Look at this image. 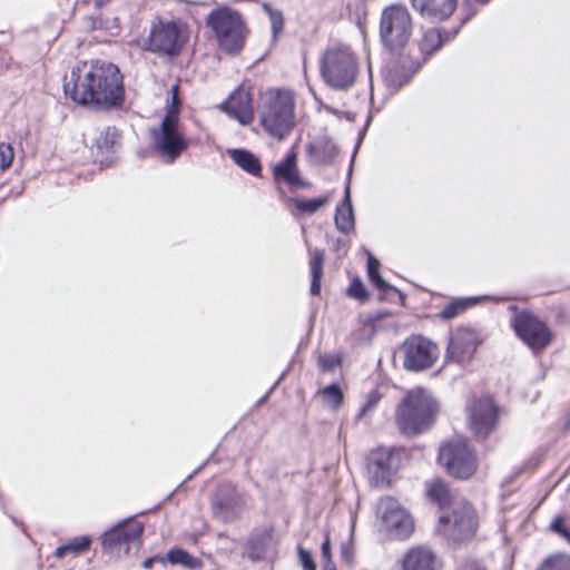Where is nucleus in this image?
<instances>
[{"label": "nucleus", "mask_w": 570, "mask_h": 570, "mask_svg": "<svg viewBox=\"0 0 570 570\" xmlns=\"http://www.w3.org/2000/svg\"><path fill=\"white\" fill-rule=\"evenodd\" d=\"M63 90L79 105L107 109L124 99L122 77L119 69L106 61L82 62L65 79Z\"/></svg>", "instance_id": "1"}, {"label": "nucleus", "mask_w": 570, "mask_h": 570, "mask_svg": "<svg viewBox=\"0 0 570 570\" xmlns=\"http://www.w3.org/2000/svg\"><path fill=\"white\" fill-rule=\"evenodd\" d=\"M439 412L438 402L424 389L415 387L406 392L395 410V424L399 432L415 436L428 431Z\"/></svg>", "instance_id": "2"}, {"label": "nucleus", "mask_w": 570, "mask_h": 570, "mask_svg": "<svg viewBox=\"0 0 570 570\" xmlns=\"http://www.w3.org/2000/svg\"><path fill=\"white\" fill-rule=\"evenodd\" d=\"M206 26L212 30L218 48L227 55L239 53L246 42L247 28L236 10L219 7L212 10L206 18Z\"/></svg>", "instance_id": "3"}, {"label": "nucleus", "mask_w": 570, "mask_h": 570, "mask_svg": "<svg viewBox=\"0 0 570 570\" xmlns=\"http://www.w3.org/2000/svg\"><path fill=\"white\" fill-rule=\"evenodd\" d=\"M177 89V86L171 88V106L161 120L159 128L151 131L155 149L166 163H173L187 148V140L179 129Z\"/></svg>", "instance_id": "4"}, {"label": "nucleus", "mask_w": 570, "mask_h": 570, "mask_svg": "<svg viewBox=\"0 0 570 570\" xmlns=\"http://www.w3.org/2000/svg\"><path fill=\"white\" fill-rule=\"evenodd\" d=\"M188 41V29L180 21L156 19L149 35L141 42V49L166 57H177Z\"/></svg>", "instance_id": "5"}, {"label": "nucleus", "mask_w": 570, "mask_h": 570, "mask_svg": "<svg viewBox=\"0 0 570 570\" xmlns=\"http://www.w3.org/2000/svg\"><path fill=\"white\" fill-rule=\"evenodd\" d=\"M261 122L272 136L282 139L294 126V98L291 91L267 94L261 111Z\"/></svg>", "instance_id": "6"}, {"label": "nucleus", "mask_w": 570, "mask_h": 570, "mask_svg": "<svg viewBox=\"0 0 570 570\" xmlns=\"http://www.w3.org/2000/svg\"><path fill=\"white\" fill-rule=\"evenodd\" d=\"M321 73L327 85L335 89H347L357 75L355 57L347 47L328 48L321 59Z\"/></svg>", "instance_id": "7"}, {"label": "nucleus", "mask_w": 570, "mask_h": 570, "mask_svg": "<svg viewBox=\"0 0 570 570\" xmlns=\"http://www.w3.org/2000/svg\"><path fill=\"white\" fill-rule=\"evenodd\" d=\"M412 18L402 4L386 7L380 19V37L382 43L392 52L405 47L412 36Z\"/></svg>", "instance_id": "8"}, {"label": "nucleus", "mask_w": 570, "mask_h": 570, "mask_svg": "<svg viewBox=\"0 0 570 570\" xmlns=\"http://www.w3.org/2000/svg\"><path fill=\"white\" fill-rule=\"evenodd\" d=\"M476 527L474 509L460 499L452 502L450 513L440 517L438 531L453 542H462L474 535Z\"/></svg>", "instance_id": "9"}, {"label": "nucleus", "mask_w": 570, "mask_h": 570, "mask_svg": "<svg viewBox=\"0 0 570 570\" xmlns=\"http://www.w3.org/2000/svg\"><path fill=\"white\" fill-rule=\"evenodd\" d=\"M439 461L448 473L458 479H469L476 470V456L465 440H452L440 448Z\"/></svg>", "instance_id": "10"}, {"label": "nucleus", "mask_w": 570, "mask_h": 570, "mask_svg": "<svg viewBox=\"0 0 570 570\" xmlns=\"http://www.w3.org/2000/svg\"><path fill=\"white\" fill-rule=\"evenodd\" d=\"M210 508L213 517L228 523L240 518L247 508L246 495L239 492L235 485L223 483L218 485L212 497Z\"/></svg>", "instance_id": "11"}, {"label": "nucleus", "mask_w": 570, "mask_h": 570, "mask_svg": "<svg viewBox=\"0 0 570 570\" xmlns=\"http://www.w3.org/2000/svg\"><path fill=\"white\" fill-rule=\"evenodd\" d=\"M377 515L381 519L382 529L392 538L405 539L413 531L411 515L391 497L382 498L379 501Z\"/></svg>", "instance_id": "12"}, {"label": "nucleus", "mask_w": 570, "mask_h": 570, "mask_svg": "<svg viewBox=\"0 0 570 570\" xmlns=\"http://www.w3.org/2000/svg\"><path fill=\"white\" fill-rule=\"evenodd\" d=\"M402 350L404 353L403 365L413 372L432 367L440 354L436 344L421 335L409 337L403 343Z\"/></svg>", "instance_id": "13"}, {"label": "nucleus", "mask_w": 570, "mask_h": 570, "mask_svg": "<svg viewBox=\"0 0 570 570\" xmlns=\"http://www.w3.org/2000/svg\"><path fill=\"white\" fill-rule=\"evenodd\" d=\"M513 328L517 335L533 351L547 347L552 340L550 328L530 312L519 313L513 320Z\"/></svg>", "instance_id": "14"}, {"label": "nucleus", "mask_w": 570, "mask_h": 570, "mask_svg": "<svg viewBox=\"0 0 570 570\" xmlns=\"http://www.w3.org/2000/svg\"><path fill=\"white\" fill-rule=\"evenodd\" d=\"M399 456L390 449L380 448L372 451L366 463L370 482L375 487L389 484L399 469Z\"/></svg>", "instance_id": "15"}, {"label": "nucleus", "mask_w": 570, "mask_h": 570, "mask_svg": "<svg viewBox=\"0 0 570 570\" xmlns=\"http://www.w3.org/2000/svg\"><path fill=\"white\" fill-rule=\"evenodd\" d=\"M479 344L480 338L475 331L459 327L450 335L445 358L458 364H465L472 360Z\"/></svg>", "instance_id": "16"}, {"label": "nucleus", "mask_w": 570, "mask_h": 570, "mask_svg": "<svg viewBox=\"0 0 570 570\" xmlns=\"http://www.w3.org/2000/svg\"><path fill=\"white\" fill-rule=\"evenodd\" d=\"M497 407L490 397L473 401L469 407V425L478 438L490 434L497 422Z\"/></svg>", "instance_id": "17"}, {"label": "nucleus", "mask_w": 570, "mask_h": 570, "mask_svg": "<svg viewBox=\"0 0 570 570\" xmlns=\"http://www.w3.org/2000/svg\"><path fill=\"white\" fill-rule=\"evenodd\" d=\"M142 531L144 527L140 522L127 521L106 531L102 538V544L111 551L119 552L124 550V552L127 553L130 543L139 541Z\"/></svg>", "instance_id": "18"}, {"label": "nucleus", "mask_w": 570, "mask_h": 570, "mask_svg": "<svg viewBox=\"0 0 570 570\" xmlns=\"http://www.w3.org/2000/svg\"><path fill=\"white\" fill-rule=\"evenodd\" d=\"M220 109L238 120L242 125L249 124L254 118L252 96L244 86L236 88L227 100L220 105Z\"/></svg>", "instance_id": "19"}, {"label": "nucleus", "mask_w": 570, "mask_h": 570, "mask_svg": "<svg viewBox=\"0 0 570 570\" xmlns=\"http://www.w3.org/2000/svg\"><path fill=\"white\" fill-rule=\"evenodd\" d=\"M411 3L422 17L443 21L452 16L458 0H411Z\"/></svg>", "instance_id": "20"}, {"label": "nucleus", "mask_w": 570, "mask_h": 570, "mask_svg": "<svg viewBox=\"0 0 570 570\" xmlns=\"http://www.w3.org/2000/svg\"><path fill=\"white\" fill-rule=\"evenodd\" d=\"M439 567L438 557L425 546L413 547L403 560V570H438Z\"/></svg>", "instance_id": "21"}, {"label": "nucleus", "mask_w": 570, "mask_h": 570, "mask_svg": "<svg viewBox=\"0 0 570 570\" xmlns=\"http://www.w3.org/2000/svg\"><path fill=\"white\" fill-rule=\"evenodd\" d=\"M297 156L295 153H289L286 158L278 163L274 167V177L276 180L283 179L289 185L298 186L301 185L299 174L296 166Z\"/></svg>", "instance_id": "22"}, {"label": "nucleus", "mask_w": 570, "mask_h": 570, "mask_svg": "<svg viewBox=\"0 0 570 570\" xmlns=\"http://www.w3.org/2000/svg\"><path fill=\"white\" fill-rule=\"evenodd\" d=\"M227 154L232 160L246 173L258 176L262 170L259 159L250 151L245 149H229Z\"/></svg>", "instance_id": "23"}, {"label": "nucleus", "mask_w": 570, "mask_h": 570, "mask_svg": "<svg viewBox=\"0 0 570 570\" xmlns=\"http://www.w3.org/2000/svg\"><path fill=\"white\" fill-rule=\"evenodd\" d=\"M334 220H335V225H336L337 229L342 233L346 234V233L351 232L352 229H354V216H353V209H352L351 199H350V187L348 186L345 189V197H344L342 205H340L336 208Z\"/></svg>", "instance_id": "24"}, {"label": "nucleus", "mask_w": 570, "mask_h": 570, "mask_svg": "<svg viewBox=\"0 0 570 570\" xmlns=\"http://www.w3.org/2000/svg\"><path fill=\"white\" fill-rule=\"evenodd\" d=\"M426 494L440 508H444L448 504L451 505L456 500L452 497L448 485L440 480H434L428 484Z\"/></svg>", "instance_id": "25"}, {"label": "nucleus", "mask_w": 570, "mask_h": 570, "mask_svg": "<svg viewBox=\"0 0 570 570\" xmlns=\"http://www.w3.org/2000/svg\"><path fill=\"white\" fill-rule=\"evenodd\" d=\"M311 255V273H312V283H311V293L313 295H317L321 291V279L323 276V265H324V250L315 248L309 252Z\"/></svg>", "instance_id": "26"}, {"label": "nucleus", "mask_w": 570, "mask_h": 570, "mask_svg": "<svg viewBox=\"0 0 570 570\" xmlns=\"http://www.w3.org/2000/svg\"><path fill=\"white\" fill-rule=\"evenodd\" d=\"M443 43V36L436 28H431L424 31L422 39L419 42L420 50L424 55H432L439 50Z\"/></svg>", "instance_id": "27"}, {"label": "nucleus", "mask_w": 570, "mask_h": 570, "mask_svg": "<svg viewBox=\"0 0 570 570\" xmlns=\"http://www.w3.org/2000/svg\"><path fill=\"white\" fill-rule=\"evenodd\" d=\"M90 543H91V538L88 535L75 538L70 542L58 547L55 551V556L57 558H62L67 553L80 554L89 549Z\"/></svg>", "instance_id": "28"}, {"label": "nucleus", "mask_w": 570, "mask_h": 570, "mask_svg": "<svg viewBox=\"0 0 570 570\" xmlns=\"http://www.w3.org/2000/svg\"><path fill=\"white\" fill-rule=\"evenodd\" d=\"M167 560L171 564H181L188 569L202 567V561L183 549H173L167 553Z\"/></svg>", "instance_id": "29"}, {"label": "nucleus", "mask_w": 570, "mask_h": 570, "mask_svg": "<svg viewBox=\"0 0 570 570\" xmlns=\"http://www.w3.org/2000/svg\"><path fill=\"white\" fill-rule=\"evenodd\" d=\"M119 140V134L115 127H106L99 131L95 139L96 147L101 153H108L112 150L114 146Z\"/></svg>", "instance_id": "30"}, {"label": "nucleus", "mask_w": 570, "mask_h": 570, "mask_svg": "<svg viewBox=\"0 0 570 570\" xmlns=\"http://www.w3.org/2000/svg\"><path fill=\"white\" fill-rule=\"evenodd\" d=\"M473 303L474 299L471 298L453 299L446 306H444V308L440 312L439 316L443 320H452L458 315L462 314Z\"/></svg>", "instance_id": "31"}, {"label": "nucleus", "mask_w": 570, "mask_h": 570, "mask_svg": "<svg viewBox=\"0 0 570 570\" xmlns=\"http://www.w3.org/2000/svg\"><path fill=\"white\" fill-rule=\"evenodd\" d=\"M295 208L301 213L313 215L328 203L327 197H317L312 199L294 198L292 199Z\"/></svg>", "instance_id": "32"}, {"label": "nucleus", "mask_w": 570, "mask_h": 570, "mask_svg": "<svg viewBox=\"0 0 570 570\" xmlns=\"http://www.w3.org/2000/svg\"><path fill=\"white\" fill-rule=\"evenodd\" d=\"M263 10L265 11V13H267V16L269 18L273 38L276 39L278 37V35L283 31V27H284L283 13L279 10L274 9L268 3L263 4Z\"/></svg>", "instance_id": "33"}, {"label": "nucleus", "mask_w": 570, "mask_h": 570, "mask_svg": "<svg viewBox=\"0 0 570 570\" xmlns=\"http://www.w3.org/2000/svg\"><path fill=\"white\" fill-rule=\"evenodd\" d=\"M538 570H570V558L566 554L549 557Z\"/></svg>", "instance_id": "34"}, {"label": "nucleus", "mask_w": 570, "mask_h": 570, "mask_svg": "<svg viewBox=\"0 0 570 570\" xmlns=\"http://www.w3.org/2000/svg\"><path fill=\"white\" fill-rule=\"evenodd\" d=\"M380 263L372 255L368 256L367 259V274L371 281L375 284L380 289H387L390 285L381 277L379 273Z\"/></svg>", "instance_id": "35"}, {"label": "nucleus", "mask_w": 570, "mask_h": 570, "mask_svg": "<svg viewBox=\"0 0 570 570\" xmlns=\"http://www.w3.org/2000/svg\"><path fill=\"white\" fill-rule=\"evenodd\" d=\"M322 395L325 404L332 409H337L343 401V393L336 384L326 386L322 391Z\"/></svg>", "instance_id": "36"}, {"label": "nucleus", "mask_w": 570, "mask_h": 570, "mask_svg": "<svg viewBox=\"0 0 570 570\" xmlns=\"http://www.w3.org/2000/svg\"><path fill=\"white\" fill-rule=\"evenodd\" d=\"M381 397V394L376 390L371 391L366 396L364 405L361 407L360 413L357 414V419H363L371 410H373L380 402Z\"/></svg>", "instance_id": "37"}, {"label": "nucleus", "mask_w": 570, "mask_h": 570, "mask_svg": "<svg viewBox=\"0 0 570 570\" xmlns=\"http://www.w3.org/2000/svg\"><path fill=\"white\" fill-rule=\"evenodd\" d=\"M13 159V150L10 145L1 144L0 145V168H8Z\"/></svg>", "instance_id": "38"}, {"label": "nucleus", "mask_w": 570, "mask_h": 570, "mask_svg": "<svg viewBox=\"0 0 570 570\" xmlns=\"http://www.w3.org/2000/svg\"><path fill=\"white\" fill-rule=\"evenodd\" d=\"M347 293L350 296L357 298L360 301L367 298L366 291L360 279H354L351 283Z\"/></svg>", "instance_id": "39"}, {"label": "nucleus", "mask_w": 570, "mask_h": 570, "mask_svg": "<svg viewBox=\"0 0 570 570\" xmlns=\"http://www.w3.org/2000/svg\"><path fill=\"white\" fill-rule=\"evenodd\" d=\"M550 529L570 542V530L564 525L562 517L554 518Z\"/></svg>", "instance_id": "40"}, {"label": "nucleus", "mask_w": 570, "mask_h": 570, "mask_svg": "<svg viewBox=\"0 0 570 570\" xmlns=\"http://www.w3.org/2000/svg\"><path fill=\"white\" fill-rule=\"evenodd\" d=\"M298 558L304 570H316V564L309 551L298 547Z\"/></svg>", "instance_id": "41"}, {"label": "nucleus", "mask_w": 570, "mask_h": 570, "mask_svg": "<svg viewBox=\"0 0 570 570\" xmlns=\"http://www.w3.org/2000/svg\"><path fill=\"white\" fill-rule=\"evenodd\" d=\"M320 365L323 370L331 371L340 364V360L333 355H324L318 358Z\"/></svg>", "instance_id": "42"}, {"label": "nucleus", "mask_w": 570, "mask_h": 570, "mask_svg": "<svg viewBox=\"0 0 570 570\" xmlns=\"http://www.w3.org/2000/svg\"><path fill=\"white\" fill-rule=\"evenodd\" d=\"M322 557L325 561L331 560V543L328 537L325 538L322 544Z\"/></svg>", "instance_id": "43"}, {"label": "nucleus", "mask_w": 570, "mask_h": 570, "mask_svg": "<svg viewBox=\"0 0 570 570\" xmlns=\"http://www.w3.org/2000/svg\"><path fill=\"white\" fill-rule=\"evenodd\" d=\"M459 570H485V569L482 568L475 561L468 560V561L462 562Z\"/></svg>", "instance_id": "44"}, {"label": "nucleus", "mask_w": 570, "mask_h": 570, "mask_svg": "<svg viewBox=\"0 0 570 570\" xmlns=\"http://www.w3.org/2000/svg\"><path fill=\"white\" fill-rule=\"evenodd\" d=\"M164 562V559L158 557V556H155V557H151V558H147L144 562H142V567L145 569H150L154 564V562Z\"/></svg>", "instance_id": "45"}, {"label": "nucleus", "mask_w": 570, "mask_h": 570, "mask_svg": "<svg viewBox=\"0 0 570 570\" xmlns=\"http://www.w3.org/2000/svg\"><path fill=\"white\" fill-rule=\"evenodd\" d=\"M341 553H342V557H343L344 560H346V561L351 560L352 554H351V551H350V548H348L347 544H342Z\"/></svg>", "instance_id": "46"}, {"label": "nucleus", "mask_w": 570, "mask_h": 570, "mask_svg": "<svg viewBox=\"0 0 570 570\" xmlns=\"http://www.w3.org/2000/svg\"><path fill=\"white\" fill-rule=\"evenodd\" d=\"M323 570H335L334 563L330 560L325 561V564L323 566Z\"/></svg>", "instance_id": "47"}, {"label": "nucleus", "mask_w": 570, "mask_h": 570, "mask_svg": "<svg viewBox=\"0 0 570 570\" xmlns=\"http://www.w3.org/2000/svg\"><path fill=\"white\" fill-rule=\"evenodd\" d=\"M110 0H95L96 7L100 8L107 4Z\"/></svg>", "instance_id": "48"}]
</instances>
